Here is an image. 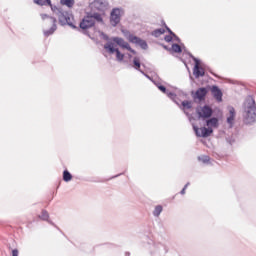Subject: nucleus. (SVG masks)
<instances>
[{"mask_svg": "<svg viewBox=\"0 0 256 256\" xmlns=\"http://www.w3.org/2000/svg\"><path fill=\"white\" fill-rule=\"evenodd\" d=\"M49 7L51 8V11H53L55 13V15H58L59 13H61L63 11V9H61L57 6H53V4H50Z\"/></svg>", "mask_w": 256, "mask_h": 256, "instance_id": "obj_25", "label": "nucleus"}, {"mask_svg": "<svg viewBox=\"0 0 256 256\" xmlns=\"http://www.w3.org/2000/svg\"><path fill=\"white\" fill-rule=\"evenodd\" d=\"M61 5H66V7H73L75 5V0H60Z\"/></svg>", "mask_w": 256, "mask_h": 256, "instance_id": "obj_22", "label": "nucleus"}, {"mask_svg": "<svg viewBox=\"0 0 256 256\" xmlns=\"http://www.w3.org/2000/svg\"><path fill=\"white\" fill-rule=\"evenodd\" d=\"M130 254H129V252H126V256H129Z\"/></svg>", "mask_w": 256, "mask_h": 256, "instance_id": "obj_36", "label": "nucleus"}, {"mask_svg": "<svg viewBox=\"0 0 256 256\" xmlns=\"http://www.w3.org/2000/svg\"><path fill=\"white\" fill-rule=\"evenodd\" d=\"M106 45H112V47L117 48L121 47L122 49H127V51H130V53H133V55H136L137 52L131 48V46L121 37H111L109 42L106 43Z\"/></svg>", "mask_w": 256, "mask_h": 256, "instance_id": "obj_3", "label": "nucleus"}, {"mask_svg": "<svg viewBox=\"0 0 256 256\" xmlns=\"http://www.w3.org/2000/svg\"><path fill=\"white\" fill-rule=\"evenodd\" d=\"M100 38L104 39V41H107V43H109V41H111V38H109V36L107 34H105L104 32H100Z\"/></svg>", "mask_w": 256, "mask_h": 256, "instance_id": "obj_29", "label": "nucleus"}, {"mask_svg": "<svg viewBox=\"0 0 256 256\" xmlns=\"http://www.w3.org/2000/svg\"><path fill=\"white\" fill-rule=\"evenodd\" d=\"M182 107L184 109V113L189 115V113H187V111H185V109H191L193 107V103L191 101H183L182 102Z\"/></svg>", "mask_w": 256, "mask_h": 256, "instance_id": "obj_19", "label": "nucleus"}, {"mask_svg": "<svg viewBox=\"0 0 256 256\" xmlns=\"http://www.w3.org/2000/svg\"><path fill=\"white\" fill-rule=\"evenodd\" d=\"M172 51H174V53H181V46L179 44H173Z\"/></svg>", "mask_w": 256, "mask_h": 256, "instance_id": "obj_28", "label": "nucleus"}, {"mask_svg": "<svg viewBox=\"0 0 256 256\" xmlns=\"http://www.w3.org/2000/svg\"><path fill=\"white\" fill-rule=\"evenodd\" d=\"M133 67H134V69H136V71H140V73H142V75H145V77L150 79L149 75L145 74V72H143L141 70V60H139V57H134V59H133Z\"/></svg>", "mask_w": 256, "mask_h": 256, "instance_id": "obj_18", "label": "nucleus"}, {"mask_svg": "<svg viewBox=\"0 0 256 256\" xmlns=\"http://www.w3.org/2000/svg\"><path fill=\"white\" fill-rule=\"evenodd\" d=\"M40 17L42 21H45L47 19L46 23H49L50 25H52L49 30H44L45 37H49V35H53V33L57 31V19L47 14H41Z\"/></svg>", "mask_w": 256, "mask_h": 256, "instance_id": "obj_4", "label": "nucleus"}, {"mask_svg": "<svg viewBox=\"0 0 256 256\" xmlns=\"http://www.w3.org/2000/svg\"><path fill=\"white\" fill-rule=\"evenodd\" d=\"M193 129L197 135V137H210L211 134L213 133V129L209 127H201L198 128L197 126H193Z\"/></svg>", "mask_w": 256, "mask_h": 256, "instance_id": "obj_10", "label": "nucleus"}, {"mask_svg": "<svg viewBox=\"0 0 256 256\" xmlns=\"http://www.w3.org/2000/svg\"><path fill=\"white\" fill-rule=\"evenodd\" d=\"M104 49L106 53H109V55H114L115 53L116 61H118L119 63H121L123 59H125V54L121 53V51H119V48L113 47V44H105Z\"/></svg>", "mask_w": 256, "mask_h": 256, "instance_id": "obj_5", "label": "nucleus"}, {"mask_svg": "<svg viewBox=\"0 0 256 256\" xmlns=\"http://www.w3.org/2000/svg\"><path fill=\"white\" fill-rule=\"evenodd\" d=\"M227 141H228V143H229L230 145H233V143H234V140H231V139H229V138H227Z\"/></svg>", "mask_w": 256, "mask_h": 256, "instance_id": "obj_34", "label": "nucleus"}, {"mask_svg": "<svg viewBox=\"0 0 256 256\" xmlns=\"http://www.w3.org/2000/svg\"><path fill=\"white\" fill-rule=\"evenodd\" d=\"M206 126L208 129H217L219 127V119L213 117L206 120Z\"/></svg>", "mask_w": 256, "mask_h": 256, "instance_id": "obj_16", "label": "nucleus"}, {"mask_svg": "<svg viewBox=\"0 0 256 256\" xmlns=\"http://www.w3.org/2000/svg\"><path fill=\"white\" fill-rule=\"evenodd\" d=\"M129 59H131V54H128Z\"/></svg>", "mask_w": 256, "mask_h": 256, "instance_id": "obj_35", "label": "nucleus"}, {"mask_svg": "<svg viewBox=\"0 0 256 256\" xmlns=\"http://www.w3.org/2000/svg\"><path fill=\"white\" fill-rule=\"evenodd\" d=\"M243 119L246 125H251L256 121L255 99L251 96H248L244 102Z\"/></svg>", "mask_w": 256, "mask_h": 256, "instance_id": "obj_1", "label": "nucleus"}, {"mask_svg": "<svg viewBox=\"0 0 256 256\" xmlns=\"http://www.w3.org/2000/svg\"><path fill=\"white\" fill-rule=\"evenodd\" d=\"M161 213H163V206L157 205L153 211V216L159 217V215H161Z\"/></svg>", "mask_w": 256, "mask_h": 256, "instance_id": "obj_21", "label": "nucleus"}, {"mask_svg": "<svg viewBox=\"0 0 256 256\" xmlns=\"http://www.w3.org/2000/svg\"><path fill=\"white\" fill-rule=\"evenodd\" d=\"M121 13L122 10L119 8H114L110 13V24L112 27H117L121 23Z\"/></svg>", "mask_w": 256, "mask_h": 256, "instance_id": "obj_8", "label": "nucleus"}, {"mask_svg": "<svg viewBox=\"0 0 256 256\" xmlns=\"http://www.w3.org/2000/svg\"><path fill=\"white\" fill-rule=\"evenodd\" d=\"M206 95H207V88H199L194 95V99H199V101H203Z\"/></svg>", "mask_w": 256, "mask_h": 256, "instance_id": "obj_17", "label": "nucleus"}, {"mask_svg": "<svg viewBox=\"0 0 256 256\" xmlns=\"http://www.w3.org/2000/svg\"><path fill=\"white\" fill-rule=\"evenodd\" d=\"M228 114H227V123L229 127H233L235 125V117L237 113L235 112V108L233 106H228L227 108Z\"/></svg>", "mask_w": 256, "mask_h": 256, "instance_id": "obj_12", "label": "nucleus"}, {"mask_svg": "<svg viewBox=\"0 0 256 256\" xmlns=\"http://www.w3.org/2000/svg\"><path fill=\"white\" fill-rule=\"evenodd\" d=\"M211 91L214 99H216L218 103H221V101H223V92H221V89L217 86H213Z\"/></svg>", "mask_w": 256, "mask_h": 256, "instance_id": "obj_14", "label": "nucleus"}, {"mask_svg": "<svg viewBox=\"0 0 256 256\" xmlns=\"http://www.w3.org/2000/svg\"><path fill=\"white\" fill-rule=\"evenodd\" d=\"M190 57L195 62V66L193 69V75L195 76V78L199 79V77H205V70L203 69V67H201V61L191 54Z\"/></svg>", "mask_w": 256, "mask_h": 256, "instance_id": "obj_7", "label": "nucleus"}, {"mask_svg": "<svg viewBox=\"0 0 256 256\" xmlns=\"http://www.w3.org/2000/svg\"><path fill=\"white\" fill-rule=\"evenodd\" d=\"M91 7H95L98 11H103L107 7V2L105 0H94Z\"/></svg>", "mask_w": 256, "mask_h": 256, "instance_id": "obj_15", "label": "nucleus"}, {"mask_svg": "<svg viewBox=\"0 0 256 256\" xmlns=\"http://www.w3.org/2000/svg\"><path fill=\"white\" fill-rule=\"evenodd\" d=\"M189 187V182L184 186V188L181 190V195H185V191L187 190V188Z\"/></svg>", "mask_w": 256, "mask_h": 256, "instance_id": "obj_32", "label": "nucleus"}, {"mask_svg": "<svg viewBox=\"0 0 256 256\" xmlns=\"http://www.w3.org/2000/svg\"><path fill=\"white\" fill-rule=\"evenodd\" d=\"M196 113L200 119H209V117L213 115V109L207 105L203 107L200 106L196 109Z\"/></svg>", "mask_w": 256, "mask_h": 256, "instance_id": "obj_9", "label": "nucleus"}, {"mask_svg": "<svg viewBox=\"0 0 256 256\" xmlns=\"http://www.w3.org/2000/svg\"><path fill=\"white\" fill-rule=\"evenodd\" d=\"M71 179H73V175H71V173L67 170H65L63 172V181H65L66 183H69V181H71Z\"/></svg>", "mask_w": 256, "mask_h": 256, "instance_id": "obj_20", "label": "nucleus"}, {"mask_svg": "<svg viewBox=\"0 0 256 256\" xmlns=\"http://www.w3.org/2000/svg\"><path fill=\"white\" fill-rule=\"evenodd\" d=\"M163 33H165V29L163 28H159L156 29L152 32L153 37H161V35H163Z\"/></svg>", "mask_w": 256, "mask_h": 256, "instance_id": "obj_24", "label": "nucleus"}, {"mask_svg": "<svg viewBox=\"0 0 256 256\" xmlns=\"http://www.w3.org/2000/svg\"><path fill=\"white\" fill-rule=\"evenodd\" d=\"M166 29H167L168 33H169L170 35H172V37H173V39H174L175 41H178V42L180 41V39L177 37V35H176L175 33H173V31H171L169 27L166 26Z\"/></svg>", "mask_w": 256, "mask_h": 256, "instance_id": "obj_30", "label": "nucleus"}, {"mask_svg": "<svg viewBox=\"0 0 256 256\" xmlns=\"http://www.w3.org/2000/svg\"><path fill=\"white\" fill-rule=\"evenodd\" d=\"M156 87H158L159 91H161L162 93H165V95H167V97H169V99H172V101L176 104L179 105V102H176L175 99L177 97V95H175L172 92H169V90H167V88H165V86L161 85L160 83L156 84Z\"/></svg>", "mask_w": 256, "mask_h": 256, "instance_id": "obj_13", "label": "nucleus"}, {"mask_svg": "<svg viewBox=\"0 0 256 256\" xmlns=\"http://www.w3.org/2000/svg\"><path fill=\"white\" fill-rule=\"evenodd\" d=\"M36 5H40L43 7V5H51V0H33Z\"/></svg>", "mask_w": 256, "mask_h": 256, "instance_id": "obj_23", "label": "nucleus"}, {"mask_svg": "<svg viewBox=\"0 0 256 256\" xmlns=\"http://www.w3.org/2000/svg\"><path fill=\"white\" fill-rule=\"evenodd\" d=\"M39 217H40V219H42V221H48L49 220V212L43 210Z\"/></svg>", "mask_w": 256, "mask_h": 256, "instance_id": "obj_26", "label": "nucleus"}, {"mask_svg": "<svg viewBox=\"0 0 256 256\" xmlns=\"http://www.w3.org/2000/svg\"><path fill=\"white\" fill-rule=\"evenodd\" d=\"M95 21H97V23H103V17L101 16V14L97 12L87 13L80 22V29H83L84 31L87 29H91V27L95 26Z\"/></svg>", "mask_w": 256, "mask_h": 256, "instance_id": "obj_2", "label": "nucleus"}, {"mask_svg": "<svg viewBox=\"0 0 256 256\" xmlns=\"http://www.w3.org/2000/svg\"><path fill=\"white\" fill-rule=\"evenodd\" d=\"M57 16H58L60 24L69 25L70 27L75 28V26L71 22V21H73V14H71L69 12H65V11L62 10Z\"/></svg>", "mask_w": 256, "mask_h": 256, "instance_id": "obj_6", "label": "nucleus"}, {"mask_svg": "<svg viewBox=\"0 0 256 256\" xmlns=\"http://www.w3.org/2000/svg\"><path fill=\"white\" fill-rule=\"evenodd\" d=\"M164 41H166V43H171V41H173V35H167L164 38Z\"/></svg>", "mask_w": 256, "mask_h": 256, "instance_id": "obj_31", "label": "nucleus"}, {"mask_svg": "<svg viewBox=\"0 0 256 256\" xmlns=\"http://www.w3.org/2000/svg\"><path fill=\"white\" fill-rule=\"evenodd\" d=\"M12 256H19V250L18 249L12 250Z\"/></svg>", "mask_w": 256, "mask_h": 256, "instance_id": "obj_33", "label": "nucleus"}, {"mask_svg": "<svg viewBox=\"0 0 256 256\" xmlns=\"http://www.w3.org/2000/svg\"><path fill=\"white\" fill-rule=\"evenodd\" d=\"M198 161H201L202 163H208L209 161H211V158L209 156H200L198 157Z\"/></svg>", "mask_w": 256, "mask_h": 256, "instance_id": "obj_27", "label": "nucleus"}, {"mask_svg": "<svg viewBox=\"0 0 256 256\" xmlns=\"http://www.w3.org/2000/svg\"><path fill=\"white\" fill-rule=\"evenodd\" d=\"M128 41H130V43H135V45H139V47H141V49H147L149 46L147 45V42L135 35L129 34L127 36Z\"/></svg>", "mask_w": 256, "mask_h": 256, "instance_id": "obj_11", "label": "nucleus"}]
</instances>
